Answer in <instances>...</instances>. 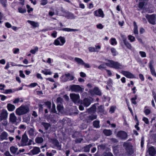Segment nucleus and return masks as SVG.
<instances>
[{"mask_svg":"<svg viewBox=\"0 0 156 156\" xmlns=\"http://www.w3.org/2000/svg\"><path fill=\"white\" fill-rule=\"evenodd\" d=\"M15 137L16 142L19 147L29 146L31 144L32 140H29L26 133H24L22 135L21 139V136L19 135L16 136Z\"/></svg>","mask_w":156,"mask_h":156,"instance_id":"f257e3e1","label":"nucleus"},{"mask_svg":"<svg viewBox=\"0 0 156 156\" xmlns=\"http://www.w3.org/2000/svg\"><path fill=\"white\" fill-rule=\"evenodd\" d=\"M106 64L107 66L116 69H122L124 68V66L120 63L112 60H108Z\"/></svg>","mask_w":156,"mask_h":156,"instance_id":"f03ea898","label":"nucleus"},{"mask_svg":"<svg viewBox=\"0 0 156 156\" xmlns=\"http://www.w3.org/2000/svg\"><path fill=\"white\" fill-rule=\"evenodd\" d=\"M9 121L12 124L17 125L20 123V120L16 116L14 113H12L9 115Z\"/></svg>","mask_w":156,"mask_h":156,"instance_id":"7ed1b4c3","label":"nucleus"},{"mask_svg":"<svg viewBox=\"0 0 156 156\" xmlns=\"http://www.w3.org/2000/svg\"><path fill=\"white\" fill-rule=\"evenodd\" d=\"M29 109L27 107L21 105L16 109V115H20L27 113Z\"/></svg>","mask_w":156,"mask_h":156,"instance_id":"20e7f679","label":"nucleus"},{"mask_svg":"<svg viewBox=\"0 0 156 156\" xmlns=\"http://www.w3.org/2000/svg\"><path fill=\"white\" fill-rule=\"evenodd\" d=\"M84 89L83 87L78 85H73L69 86V90L72 92H82Z\"/></svg>","mask_w":156,"mask_h":156,"instance_id":"39448f33","label":"nucleus"},{"mask_svg":"<svg viewBox=\"0 0 156 156\" xmlns=\"http://www.w3.org/2000/svg\"><path fill=\"white\" fill-rule=\"evenodd\" d=\"M73 73L70 74L69 73H66L65 74V75H62L61 77V79L62 81L66 82L68 80H74V76L73 75Z\"/></svg>","mask_w":156,"mask_h":156,"instance_id":"423d86ee","label":"nucleus"},{"mask_svg":"<svg viewBox=\"0 0 156 156\" xmlns=\"http://www.w3.org/2000/svg\"><path fill=\"white\" fill-rule=\"evenodd\" d=\"M70 97L71 99L76 104H79L80 103V97L79 94L74 93L70 94Z\"/></svg>","mask_w":156,"mask_h":156,"instance_id":"0eeeda50","label":"nucleus"},{"mask_svg":"<svg viewBox=\"0 0 156 156\" xmlns=\"http://www.w3.org/2000/svg\"><path fill=\"white\" fill-rule=\"evenodd\" d=\"M65 38L63 37H60L55 40L54 44L56 46L63 45L65 43Z\"/></svg>","mask_w":156,"mask_h":156,"instance_id":"6e6552de","label":"nucleus"},{"mask_svg":"<svg viewBox=\"0 0 156 156\" xmlns=\"http://www.w3.org/2000/svg\"><path fill=\"white\" fill-rule=\"evenodd\" d=\"M93 13L94 16L97 17H101L103 18L105 16L104 12L101 9H99L95 11Z\"/></svg>","mask_w":156,"mask_h":156,"instance_id":"1a4fd4ad","label":"nucleus"},{"mask_svg":"<svg viewBox=\"0 0 156 156\" xmlns=\"http://www.w3.org/2000/svg\"><path fill=\"white\" fill-rule=\"evenodd\" d=\"M123 146L129 154H130L132 153V146L130 143L125 142L123 144Z\"/></svg>","mask_w":156,"mask_h":156,"instance_id":"9d476101","label":"nucleus"},{"mask_svg":"<svg viewBox=\"0 0 156 156\" xmlns=\"http://www.w3.org/2000/svg\"><path fill=\"white\" fill-rule=\"evenodd\" d=\"M146 16L150 23L152 24H155V15L154 14L151 15H147Z\"/></svg>","mask_w":156,"mask_h":156,"instance_id":"9b49d317","label":"nucleus"},{"mask_svg":"<svg viewBox=\"0 0 156 156\" xmlns=\"http://www.w3.org/2000/svg\"><path fill=\"white\" fill-rule=\"evenodd\" d=\"M121 73L124 76L129 78H135V76L133 74L128 71L122 70L121 72Z\"/></svg>","mask_w":156,"mask_h":156,"instance_id":"f8f14e48","label":"nucleus"},{"mask_svg":"<svg viewBox=\"0 0 156 156\" xmlns=\"http://www.w3.org/2000/svg\"><path fill=\"white\" fill-rule=\"evenodd\" d=\"M8 115V113L7 110L3 109L0 113V121H2L3 119H7Z\"/></svg>","mask_w":156,"mask_h":156,"instance_id":"ddd939ff","label":"nucleus"},{"mask_svg":"<svg viewBox=\"0 0 156 156\" xmlns=\"http://www.w3.org/2000/svg\"><path fill=\"white\" fill-rule=\"evenodd\" d=\"M153 61L152 60L151 61L149 62V67L152 75L156 77V73L153 67Z\"/></svg>","mask_w":156,"mask_h":156,"instance_id":"4468645a","label":"nucleus"},{"mask_svg":"<svg viewBox=\"0 0 156 156\" xmlns=\"http://www.w3.org/2000/svg\"><path fill=\"white\" fill-rule=\"evenodd\" d=\"M117 136L118 137L122 139H126L127 136L126 133L123 131H120L117 134Z\"/></svg>","mask_w":156,"mask_h":156,"instance_id":"2eb2a0df","label":"nucleus"},{"mask_svg":"<svg viewBox=\"0 0 156 156\" xmlns=\"http://www.w3.org/2000/svg\"><path fill=\"white\" fill-rule=\"evenodd\" d=\"M90 93L91 94H95L97 95H101V92L98 88L95 87L94 88L93 90H91Z\"/></svg>","mask_w":156,"mask_h":156,"instance_id":"dca6fc26","label":"nucleus"},{"mask_svg":"<svg viewBox=\"0 0 156 156\" xmlns=\"http://www.w3.org/2000/svg\"><path fill=\"white\" fill-rule=\"evenodd\" d=\"M122 37L123 40L125 45L129 49H131L132 48L131 45L128 42L126 41V38L124 35H122Z\"/></svg>","mask_w":156,"mask_h":156,"instance_id":"f3484780","label":"nucleus"},{"mask_svg":"<svg viewBox=\"0 0 156 156\" xmlns=\"http://www.w3.org/2000/svg\"><path fill=\"white\" fill-rule=\"evenodd\" d=\"M10 151L12 154H18V148L15 146H12L10 147Z\"/></svg>","mask_w":156,"mask_h":156,"instance_id":"a211bd4d","label":"nucleus"},{"mask_svg":"<svg viewBox=\"0 0 156 156\" xmlns=\"http://www.w3.org/2000/svg\"><path fill=\"white\" fill-rule=\"evenodd\" d=\"M30 151L33 154L35 155L38 154L40 151V150L39 147H34Z\"/></svg>","mask_w":156,"mask_h":156,"instance_id":"6ab92c4d","label":"nucleus"},{"mask_svg":"<svg viewBox=\"0 0 156 156\" xmlns=\"http://www.w3.org/2000/svg\"><path fill=\"white\" fill-rule=\"evenodd\" d=\"M91 103V101L90 99L86 98L84 99L83 103H81L83 104L85 107H87Z\"/></svg>","mask_w":156,"mask_h":156,"instance_id":"aec40b11","label":"nucleus"},{"mask_svg":"<svg viewBox=\"0 0 156 156\" xmlns=\"http://www.w3.org/2000/svg\"><path fill=\"white\" fill-rule=\"evenodd\" d=\"M28 132L29 135L31 136H34L36 134V132L34 128H30L28 131Z\"/></svg>","mask_w":156,"mask_h":156,"instance_id":"412c9836","label":"nucleus"},{"mask_svg":"<svg viewBox=\"0 0 156 156\" xmlns=\"http://www.w3.org/2000/svg\"><path fill=\"white\" fill-rule=\"evenodd\" d=\"M27 22L30 24L33 27H37L39 26V24L38 23L35 22L34 21L30 20H27Z\"/></svg>","mask_w":156,"mask_h":156,"instance_id":"4be33fe9","label":"nucleus"},{"mask_svg":"<svg viewBox=\"0 0 156 156\" xmlns=\"http://www.w3.org/2000/svg\"><path fill=\"white\" fill-rule=\"evenodd\" d=\"M148 151L149 154L151 156L154 155L156 153L155 150L153 147L149 148L148 149Z\"/></svg>","mask_w":156,"mask_h":156,"instance_id":"5701e85b","label":"nucleus"},{"mask_svg":"<svg viewBox=\"0 0 156 156\" xmlns=\"http://www.w3.org/2000/svg\"><path fill=\"white\" fill-rule=\"evenodd\" d=\"M7 109L10 112H12L14 110L15 107L14 105L11 104H8L7 106Z\"/></svg>","mask_w":156,"mask_h":156,"instance_id":"b1692460","label":"nucleus"},{"mask_svg":"<svg viewBox=\"0 0 156 156\" xmlns=\"http://www.w3.org/2000/svg\"><path fill=\"white\" fill-rule=\"evenodd\" d=\"M8 136V133L5 132H4L1 134L0 136V138L2 140H6L7 139V137Z\"/></svg>","mask_w":156,"mask_h":156,"instance_id":"393cba45","label":"nucleus"},{"mask_svg":"<svg viewBox=\"0 0 156 156\" xmlns=\"http://www.w3.org/2000/svg\"><path fill=\"white\" fill-rule=\"evenodd\" d=\"M74 60L79 64L82 65L84 64L83 61L80 58L76 57L74 58Z\"/></svg>","mask_w":156,"mask_h":156,"instance_id":"a878e982","label":"nucleus"},{"mask_svg":"<svg viewBox=\"0 0 156 156\" xmlns=\"http://www.w3.org/2000/svg\"><path fill=\"white\" fill-rule=\"evenodd\" d=\"M95 104L93 105L92 107L87 110V112L90 113H94L96 110V107Z\"/></svg>","mask_w":156,"mask_h":156,"instance_id":"bb28decb","label":"nucleus"},{"mask_svg":"<svg viewBox=\"0 0 156 156\" xmlns=\"http://www.w3.org/2000/svg\"><path fill=\"white\" fill-rule=\"evenodd\" d=\"M41 72L45 75H51V73L50 70L48 69H45L44 70H42Z\"/></svg>","mask_w":156,"mask_h":156,"instance_id":"cd10ccee","label":"nucleus"},{"mask_svg":"<svg viewBox=\"0 0 156 156\" xmlns=\"http://www.w3.org/2000/svg\"><path fill=\"white\" fill-rule=\"evenodd\" d=\"M110 42L112 45H115L117 44V42L116 39L114 38H112L110 40Z\"/></svg>","mask_w":156,"mask_h":156,"instance_id":"c85d7f7f","label":"nucleus"},{"mask_svg":"<svg viewBox=\"0 0 156 156\" xmlns=\"http://www.w3.org/2000/svg\"><path fill=\"white\" fill-rule=\"evenodd\" d=\"M133 25H134V29H133L134 33L135 34H137L138 33V27L137 26L136 23L135 22H133Z\"/></svg>","mask_w":156,"mask_h":156,"instance_id":"c756f323","label":"nucleus"},{"mask_svg":"<svg viewBox=\"0 0 156 156\" xmlns=\"http://www.w3.org/2000/svg\"><path fill=\"white\" fill-rule=\"evenodd\" d=\"M61 30L64 31H66L67 32H70V31H76L77 30V29H71L68 28H62Z\"/></svg>","mask_w":156,"mask_h":156,"instance_id":"7c9ffc66","label":"nucleus"},{"mask_svg":"<svg viewBox=\"0 0 156 156\" xmlns=\"http://www.w3.org/2000/svg\"><path fill=\"white\" fill-rule=\"evenodd\" d=\"M148 107L146 106L144 107V113L146 115H149L151 112V110L150 109H148Z\"/></svg>","mask_w":156,"mask_h":156,"instance_id":"2f4dec72","label":"nucleus"},{"mask_svg":"<svg viewBox=\"0 0 156 156\" xmlns=\"http://www.w3.org/2000/svg\"><path fill=\"white\" fill-rule=\"evenodd\" d=\"M103 133L106 136H109L110 135L112 132L110 130L105 129L103 131Z\"/></svg>","mask_w":156,"mask_h":156,"instance_id":"473e14b6","label":"nucleus"},{"mask_svg":"<svg viewBox=\"0 0 156 156\" xmlns=\"http://www.w3.org/2000/svg\"><path fill=\"white\" fill-rule=\"evenodd\" d=\"M35 141L37 143H41L43 142V139L41 137H37L36 138Z\"/></svg>","mask_w":156,"mask_h":156,"instance_id":"72a5a7b5","label":"nucleus"},{"mask_svg":"<svg viewBox=\"0 0 156 156\" xmlns=\"http://www.w3.org/2000/svg\"><path fill=\"white\" fill-rule=\"evenodd\" d=\"M97 118V116L95 115H92L88 117V121L90 122L91 121Z\"/></svg>","mask_w":156,"mask_h":156,"instance_id":"f704fd0d","label":"nucleus"},{"mask_svg":"<svg viewBox=\"0 0 156 156\" xmlns=\"http://www.w3.org/2000/svg\"><path fill=\"white\" fill-rule=\"evenodd\" d=\"M53 143L59 150L61 149V145L59 143L57 140H55L54 142Z\"/></svg>","mask_w":156,"mask_h":156,"instance_id":"c9c22d12","label":"nucleus"},{"mask_svg":"<svg viewBox=\"0 0 156 156\" xmlns=\"http://www.w3.org/2000/svg\"><path fill=\"white\" fill-rule=\"evenodd\" d=\"M38 47L37 46H36L33 49H32L30 51V52L32 54H35L38 51Z\"/></svg>","mask_w":156,"mask_h":156,"instance_id":"e433bc0d","label":"nucleus"},{"mask_svg":"<svg viewBox=\"0 0 156 156\" xmlns=\"http://www.w3.org/2000/svg\"><path fill=\"white\" fill-rule=\"evenodd\" d=\"M42 125L44 126L46 130L48 129L49 127H50V125L48 123L43 122L42 123Z\"/></svg>","mask_w":156,"mask_h":156,"instance_id":"4c0bfd02","label":"nucleus"},{"mask_svg":"<svg viewBox=\"0 0 156 156\" xmlns=\"http://www.w3.org/2000/svg\"><path fill=\"white\" fill-rule=\"evenodd\" d=\"M111 51L112 53V55L113 56H115L117 55L118 53L116 51V49L113 48H112L111 49Z\"/></svg>","mask_w":156,"mask_h":156,"instance_id":"58836bf2","label":"nucleus"},{"mask_svg":"<svg viewBox=\"0 0 156 156\" xmlns=\"http://www.w3.org/2000/svg\"><path fill=\"white\" fill-rule=\"evenodd\" d=\"M99 121L96 120L93 122V125L94 127L98 128L100 127L99 126Z\"/></svg>","mask_w":156,"mask_h":156,"instance_id":"ea45409f","label":"nucleus"},{"mask_svg":"<svg viewBox=\"0 0 156 156\" xmlns=\"http://www.w3.org/2000/svg\"><path fill=\"white\" fill-rule=\"evenodd\" d=\"M13 92L12 90L9 89L7 90H5L3 93L6 94H9L12 93Z\"/></svg>","mask_w":156,"mask_h":156,"instance_id":"a19ab883","label":"nucleus"},{"mask_svg":"<svg viewBox=\"0 0 156 156\" xmlns=\"http://www.w3.org/2000/svg\"><path fill=\"white\" fill-rule=\"evenodd\" d=\"M88 50L90 52H98V50H96L94 47H90L88 48Z\"/></svg>","mask_w":156,"mask_h":156,"instance_id":"79ce46f5","label":"nucleus"},{"mask_svg":"<svg viewBox=\"0 0 156 156\" xmlns=\"http://www.w3.org/2000/svg\"><path fill=\"white\" fill-rule=\"evenodd\" d=\"M137 99V96L136 95H135V97L133 98H132L131 99V101L132 103L134 105H136V100Z\"/></svg>","mask_w":156,"mask_h":156,"instance_id":"37998d69","label":"nucleus"},{"mask_svg":"<svg viewBox=\"0 0 156 156\" xmlns=\"http://www.w3.org/2000/svg\"><path fill=\"white\" fill-rule=\"evenodd\" d=\"M37 85V84L36 83H31L29 85H27L26 86L27 87H34Z\"/></svg>","mask_w":156,"mask_h":156,"instance_id":"c03bdc74","label":"nucleus"},{"mask_svg":"<svg viewBox=\"0 0 156 156\" xmlns=\"http://www.w3.org/2000/svg\"><path fill=\"white\" fill-rule=\"evenodd\" d=\"M128 38L130 41L131 42H133L135 41V37L131 35H129L128 36Z\"/></svg>","mask_w":156,"mask_h":156,"instance_id":"a18cd8bd","label":"nucleus"},{"mask_svg":"<svg viewBox=\"0 0 156 156\" xmlns=\"http://www.w3.org/2000/svg\"><path fill=\"white\" fill-rule=\"evenodd\" d=\"M12 51L14 54H18L19 53L20 49L18 48H14L12 49Z\"/></svg>","mask_w":156,"mask_h":156,"instance_id":"49530a36","label":"nucleus"},{"mask_svg":"<svg viewBox=\"0 0 156 156\" xmlns=\"http://www.w3.org/2000/svg\"><path fill=\"white\" fill-rule=\"evenodd\" d=\"M19 12L20 13H25L26 12V10L25 9H23L21 7L18 8Z\"/></svg>","mask_w":156,"mask_h":156,"instance_id":"de8ad7c7","label":"nucleus"},{"mask_svg":"<svg viewBox=\"0 0 156 156\" xmlns=\"http://www.w3.org/2000/svg\"><path fill=\"white\" fill-rule=\"evenodd\" d=\"M1 122L2 124L4 126H6L8 124L7 119H3Z\"/></svg>","mask_w":156,"mask_h":156,"instance_id":"09e8293b","label":"nucleus"},{"mask_svg":"<svg viewBox=\"0 0 156 156\" xmlns=\"http://www.w3.org/2000/svg\"><path fill=\"white\" fill-rule=\"evenodd\" d=\"M27 8V12L30 13L33 11V9L30 7V6L27 5L26 6Z\"/></svg>","mask_w":156,"mask_h":156,"instance_id":"8fccbe9b","label":"nucleus"},{"mask_svg":"<svg viewBox=\"0 0 156 156\" xmlns=\"http://www.w3.org/2000/svg\"><path fill=\"white\" fill-rule=\"evenodd\" d=\"M57 108L58 111L61 112L63 110V107L61 105L58 104L57 106Z\"/></svg>","mask_w":156,"mask_h":156,"instance_id":"3c124183","label":"nucleus"},{"mask_svg":"<svg viewBox=\"0 0 156 156\" xmlns=\"http://www.w3.org/2000/svg\"><path fill=\"white\" fill-rule=\"evenodd\" d=\"M139 54L142 57H145L146 56V54L145 52L140 51L139 52Z\"/></svg>","mask_w":156,"mask_h":156,"instance_id":"603ef678","label":"nucleus"},{"mask_svg":"<svg viewBox=\"0 0 156 156\" xmlns=\"http://www.w3.org/2000/svg\"><path fill=\"white\" fill-rule=\"evenodd\" d=\"M145 2L144 1L140 2L139 5V7L141 9L144 6Z\"/></svg>","mask_w":156,"mask_h":156,"instance_id":"864d4df0","label":"nucleus"},{"mask_svg":"<svg viewBox=\"0 0 156 156\" xmlns=\"http://www.w3.org/2000/svg\"><path fill=\"white\" fill-rule=\"evenodd\" d=\"M96 27L98 29H102L104 28V26L101 23H99L96 25Z\"/></svg>","mask_w":156,"mask_h":156,"instance_id":"5fc2aeb1","label":"nucleus"},{"mask_svg":"<svg viewBox=\"0 0 156 156\" xmlns=\"http://www.w3.org/2000/svg\"><path fill=\"white\" fill-rule=\"evenodd\" d=\"M67 17L68 19H74L75 18L74 15L72 13L69 14Z\"/></svg>","mask_w":156,"mask_h":156,"instance_id":"6e6d98bb","label":"nucleus"},{"mask_svg":"<svg viewBox=\"0 0 156 156\" xmlns=\"http://www.w3.org/2000/svg\"><path fill=\"white\" fill-rule=\"evenodd\" d=\"M113 150L114 154L116 155H118V150L117 149V147H113Z\"/></svg>","mask_w":156,"mask_h":156,"instance_id":"4d7b16f0","label":"nucleus"},{"mask_svg":"<svg viewBox=\"0 0 156 156\" xmlns=\"http://www.w3.org/2000/svg\"><path fill=\"white\" fill-rule=\"evenodd\" d=\"M51 112L53 113H55L56 112L55 110V106L54 103L52 104V108L51 109Z\"/></svg>","mask_w":156,"mask_h":156,"instance_id":"13d9d810","label":"nucleus"},{"mask_svg":"<svg viewBox=\"0 0 156 156\" xmlns=\"http://www.w3.org/2000/svg\"><path fill=\"white\" fill-rule=\"evenodd\" d=\"M143 120L146 124H148L149 123V121L148 119L145 117H144L143 119Z\"/></svg>","mask_w":156,"mask_h":156,"instance_id":"bf43d9fd","label":"nucleus"},{"mask_svg":"<svg viewBox=\"0 0 156 156\" xmlns=\"http://www.w3.org/2000/svg\"><path fill=\"white\" fill-rule=\"evenodd\" d=\"M45 104L47 107L50 109L51 107V103L49 101H47L45 102Z\"/></svg>","mask_w":156,"mask_h":156,"instance_id":"052dcab7","label":"nucleus"},{"mask_svg":"<svg viewBox=\"0 0 156 156\" xmlns=\"http://www.w3.org/2000/svg\"><path fill=\"white\" fill-rule=\"evenodd\" d=\"M0 2L3 6H6V0H0Z\"/></svg>","mask_w":156,"mask_h":156,"instance_id":"680f3d73","label":"nucleus"},{"mask_svg":"<svg viewBox=\"0 0 156 156\" xmlns=\"http://www.w3.org/2000/svg\"><path fill=\"white\" fill-rule=\"evenodd\" d=\"M20 73V76L21 77H22L23 78H24L25 77V75L23 73V71L22 70H20L19 72Z\"/></svg>","mask_w":156,"mask_h":156,"instance_id":"e2e57ef3","label":"nucleus"},{"mask_svg":"<svg viewBox=\"0 0 156 156\" xmlns=\"http://www.w3.org/2000/svg\"><path fill=\"white\" fill-rule=\"evenodd\" d=\"M115 107L113 106L111 107L110 109L109 112L111 113H113L115 111Z\"/></svg>","mask_w":156,"mask_h":156,"instance_id":"0e129e2a","label":"nucleus"},{"mask_svg":"<svg viewBox=\"0 0 156 156\" xmlns=\"http://www.w3.org/2000/svg\"><path fill=\"white\" fill-rule=\"evenodd\" d=\"M47 3V1L46 0H42L41 1V4L43 5H44L46 4Z\"/></svg>","mask_w":156,"mask_h":156,"instance_id":"69168bd1","label":"nucleus"},{"mask_svg":"<svg viewBox=\"0 0 156 156\" xmlns=\"http://www.w3.org/2000/svg\"><path fill=\"white\" fill-rule=\"evenodd\" d=\"M20 129H26V127L24 125H20L19 128Z\"/></svg>","mask_w":156,"mask_h":156,"instance_id":"338daca9","label":"nucleus"},{"mask_svg":"<svg viewBox=\"0 0 156 156\" xmlns=\"http://www.w3.org/2000/svg\"><path fill=\"white\" fill-rule=\"evenodd\" d=\"M5 26L8 28H10L12 27V25L9 22H6L5 24Z\"/></svg>","mask_w":156,"mask_h":156,"instance_id":"774afa93","label":"nucleus"}]
</instances>
